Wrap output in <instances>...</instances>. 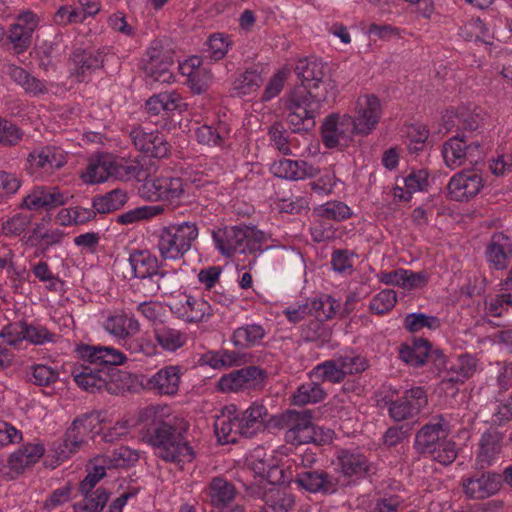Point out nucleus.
Listing matches in <instances>:
<instances>
[{"label": "nucleus", "instance_id": "nucleus-12", "mask_svg": "<svg viewBox=\"0 0 512 512\" xmlns=\"http://www.w3.org/2000/svg\"><path fill=\"white\" fill-rule=\"evenodd\" d=\"M265 372L256 366H247L224 375L218 382L223 392L251 389L263 382Z\"/></svg>", "mask_w": 512, "mask_h": 512}, {"label": "nucleus", "instance_id": "nucleus-8", "mask_svg": "<svg viewBox=\"0 0 512 512\" xmlns=\"http://www.w3.org/2000/svg\"><path fill=\"white\" fill-rule=\"evenodd\" d=\"M354 135H357V132L352 125V116L348 114L340 116L332 113L325 118L321 126L322 142L329 149L347 146Z\"/></svg>", "mask_w": 512, "mask_h": 512}, {"label": "nucleus", "instance_id": "nucleus-64", "mask_svg": "<svg viewBox=\"0 0 512 512\" xmlns=\"http://www.w3.org/2000/svg\"><path fill=\"white\" fill-rule=\"evenodd\" d=\"M144 182L139 188L141 197L148 201L162 200L161 177L147 178L143 177Z\"/></svg>", "mask_w": 512, "mask_h": 512}, {"label": "nucleus", "instance_id": "nucleus-4", "mask_svg": "<svg viewBox=\"0 0 512 512\" xmlns=\"http://www.w3.org/2000/svg\"><path fill=\"white\" fill-rule=\"evenodd\" d=\"M285 108L288 111L287 123L294 133L310 132L314 129L320 108L305 90L298 88L292 91L285 101Z\"/></svg>", "mask_w": 512, "mask_h": 512}, {"label": "nucleus", "instance_id": "nucleus-56", "mask_svg": "<svg viewBox=\"0 0 512 512\" xmlns=\"http://www.w3.org/2000/svg\"><path fill=\"white\" fill-rule=\"evenodd\" d=\"M433 459L443 465H449L455 461L458 450L456 448L455 442L446 438L437 445L435 451L431 452Z\"/></svg>", "mask_w": 512, "mask_h": 512}, {"label": "nucleus", "instance_id": "nucleus-49", "mask_svg": "<svg viewBox=\"0 0 512 512\" xmlns=\"http://www.w3.org/2000/svg\"><path fill=\"white\" fill-rule=\"evenodd\" d=\"M265 503L275 511H288L294 506V497L285 489L273 487L265 494Z\"/></svg>", "mask_w": 512, "mask_h": 512}, {"label": "nucleus", "instance_id": "nucleus-30", "mask_svg": "<svg viewBox=\"0 0 512 512\" xmlns=\"http://www.w3.org/2000/svg\"><path fill=\"white\" fill-rule=\"evenodd\" d=\"M204 493L214 507H223L233 501L235 487L223 477H214L205 488Z\"/></svg>", "mask_w": 512, "mask_h": 512}, {"label": "nucleus", "instance_id": "nucleus-18", "mask_svg": "<svg viewBox=\"0 0 512 512\" xmlns=\"http://www.w3.org/2000/svg\"><path fill=\"white\" fill-rule=\"evenodd\" d=\"M87 419V415L75 419L64 434L62 442H59L55 446L54 457L58 461H64L85 443L83 440V433L88 430V427L84 424Z\"/></svg>", "mask_w": 512, "mask_h": 512}, {"label": "nucleus", "instance_id": "nucleus-31", "mask_svg": "<svg viewBox=\"0 0 512 512\" xmlns=\"http://www.w3.org/2000/svg\"><path fill=\"white\" fill-rule=\"evenodd\" d=\"M430 352V343L424 338H418L412 345L403 344L399 349V357L413 367L423 366Z\"/></svg>", "mask_w": 512, "mask_h": 512}, {"label": "nucleus", "instance_id": "nucleus-36", "mask_svg": "<svg viewBox=\"0 0 512 512\" xmlns=\"http://www.w3.org/2000/svg\"><path fill=\"white\" fill-rule=\"evenodd\" d=\"M71 60L75 66L77 77H84L103 66L101 53H92L80 48L73 51Z\"/></svg>", "mask_w": 512, "mask_h": 512}, {"label": "nucleus", "instance_id": "nucleus-53", "mask_svg": "<svg viewBox=\"0 0 512 512\" xmlns=\"http://www.w3.org/2000/svg\"><path fill=\"white\" fill-rule=\"evenodd\" d=\"M388 412L390 417L396 422L414 418L420 413L403 396L398 400L389 402Z\"/></svg>", "mask_w": 512, "mask_h": 512}, {"label": "nucleus", "instance_id": "nucleus-47", "mask_svg": "<svg viewBox=\"0 0 512 512\" xmlns=\"http://www.w3.org/2000/svg\"><path fill=\"white\" fill-rule=\"evenodd\" d=\"M310 378L317 381L340 383L345 379L342 370L335 360H327L317 365L310 373Z\"/></svg>", "mask_w": 512, "mask_h": 512}, {"label": "nucleus", "instance_id": "nucleus-2", "mask_svg": "<svg viewBox=\"0 0 512 512\" xmlns=\"http://www.w3.org/2000/svg\"><path fill=\"white\" fill-rule=\"evenodd\" d=\"M216 248L225 257H232L236 253L255 254L262 251L264 233L254 227L229 226L212 232Z\"/></svg>", "mask_w": 512, "mask_h": 512}, {"label": "nucleus", "instance_id": "nucleus-11", "mask_svg": "<svg viewBox=\"0 0 512 512\" xmlns=\"http://www.w3.org/2000/svg\"><path fill=\"white\" fill-rule=\"evenodd\" d=\"M482 175L474 170H464L455 174L447 185L448 195L454 201H468L483 188Z\"/></svg>", "mask_w": 512, "mask_h": 512}, {"label": "nucleus", "instance_id": "nucleus-3", "mask_svg": "<svg viewBox=\"0 0 512 512\" xmlns=\"http://www.w3.org/2000/svg\"><path fill=\"white\" fill-rule=\"evenodd\" d=\"M198 237V227L195 222L185 221L163 227L158 234V250L164 260L182 258L191 248Z\"/></svg>", "mask_w": 512, "mask_h": 512}, {"label": "nucleus", "instance_id": "nucleus-55", "mask_svg": "<svg viewBox=\"0 0 512 512\" xmlns=\"http://www.w3.org/2000/svg\"><path fill=\"white\" fill-rule=\"evenodd\" d=\"M396 301V292L392 289H385L371 300L369 307L376 314H384L394 307Z\"/></svg>", "mask_w": 512, "mask_h": 512}, {"label": "nucleus", "instance_id": "nucleus-29", "mask_svg": "<svg viewBox=\"0 0 512 512\" xmlns=\"http://www.w3.org/2000/svg\"><path fill=\"white\" fill-rule=\"evenodd\" d=\"M45 448L42 444H27L12 453L8 459L9 467L16 473L35 464L43 456Z\"/></svg>", "mask_w": 512, "mask_h": 512}, {"label": "nucleus", "instance_id": "nucleus-26", "mask_svg": "<svg viewBox=\"0 0 512 512\" xmlns=\"http://www.w3.org/2000/svg\"><path fill=\"white\" fill-rule=\"evenodd\" d=\"M337 460L341 472L346 477H365L371 471V465L367 458L360 453L348 450H340L337 453Z\"/></svg>", "mask_w": 512, "mask_h": 512}, {"label": "nucleus", "instance_id": "nucleus-24", "mask_svg": "<svg viewBox=\"0 0 512 512\" xmlns=\"http://www.w3.org/2000/svg\"><path fill=\"white\" fill-rule=\"evenodd\" d=\"M179 383V366H166L147 381V387L150 390L157 391L159 394L174 395L179 389Z\"/></svg>", "mask_w": 512, "mask_h": 512}, {"label": "nucleus", "instance_id": "nucleus-7", "mask_svg": "<svg viewBox=\"0 0 512 512\" xmlns=\"http://www.w3.org/2000/svg\"><path fill=\"white\" fill-rule=\"evenodd\" d=\"M480 148L479 142H468L465 135H456L443 144L442 156L446 166L455 169L466 162H477L482 156Z\"/></svg>", "mask_w": 512, "mask_h": 512}, {"label": "nucleus", "instance_id": "nucleus-35", "mask_svg": "<svg viewBox=\"0 0 512 512\" xmlns=\"http://www.w3.org/2000/svg\"><path fill=\"white\" fill-rule=\"evenodd\" d=\"M27 161L29 168L32 170L44 169L49 171L54 168H60L63 165L61 154L51 147L34 150L28 155Z\"/></svg>", "mask_w": 512, "mask_h": 512}, {"label": "nucleus", "instance_id": "nucleus-59", "mask_svg": "<svg viewBox=\"0 0 512 512\" xmlns=\"http://www.w3.org/2000/svg\"><path fill=\"white\" fill-rule=\"evenodd\" d=\"M196 138L200 144L207 146H220L224 143V132L222 128H213L203 125L196 129Z\"/></svg>", "mask_w": 512, "mask_h": 512}, {"label": "nucleus", "instance_id": "nucleus-5", "mask_svg": "<svg viewBox=\"0 0 512 512\" xmlns=\"http://www.w3.org/2000/svg\"><path fill=\"white\" fill-rule=\"evenodd\" d=\"M127 373L118 368L110 367L107 371L97 367H83L82 371L74 374V381L83 390L90 393L107 391L109 394H118L124 390L122 382Z\"/></svg>", "mask_w": 512, "mask_h": 512}, {"label": "nucleus", "instance_id": "nucleus-32", "mask_svg": "<svg viewBox=\"0 0 512 512\" xmlns=\"http://www.w3.org/2000/svg\"><path fill=\"white\" fill-rule=\"evenodd\" d=\"M326 65L318 59H300L295 67V73L302 81V89H306L312 82L320 81L325 76Z\"/></svg>", "mask_w": 512, "mask_h": 512}, {"label": "nucleus", "instance_id": "nucleus-46", "mask_svg": "<svg viewBox=\"0 0 512 512\" xmlns=\"http://www.w3.org/2000/svg\"><path fill=\"white\" fill-rule=\"evenodd\" d=\"M501 435L498 432H486L483 434L480 444L478 462L483 467L490 465L493 457L500 452Z\"/></svg>", "mask_w": 512, "mask_h": 512}, {"label": "nucleus", "instance_id": "nucleus-10", "mask_svg": "<svg viewBox=\"0 0 512 512\" xmlns=\"http://www.w3.org/2000/svg\"><path fill=\"white\" fill-rule=\"evenodd\" d=\"M147 57L143 65L145 75L153 82L170 83L173 79L170 68L174 64L172 52L161 46H153L148 49Z\"/></svg>", "mask_w": 512, "mask_h": 512}, {"label": "nucleus", "instance_id": "nucleus-52", "mask_svg": "<svg viewBox=\"0 0 512 512\" xmlns=\"http://www.w3.org/2000/svg\"><path fill=\"white\" fill-rule=\"evenodd\" d=\"M262 82L261 75L254 70H247L233 83V89L238 95H247L256 91Z\"/></svg>", "mask_w": 512, "mask_h": 512}, {"label": "nucleus", "instance_id": "nucleus-42", "mask_svg": "<svg viewBox=\"0 0 512 512\" xmlns=\"http://www.w3.org/2000/svg\"><path fill=\"white\" fill-rule=\"evenodd\" d=\"M326 393L319 381L311 379V382L302 384L293 395V404L303 406L309 403H317L324 399Z\"/></svg>", "mask_w": 512, "mask_h": 512}, {"label": "nucleus", "instance_id": "nucleus-6", "mask_svg": "<svg viewBox=\"0 0 512 512\" xmlns=\"http://www.w3.org/2000/svg\"><path fill=\"white\" fill-rule=\"evenodd\" d=\"M503 481L512 487V465L505 468L503 475L494 472H475L464 478L463 492L469 499L483 500L495 495Z\"/></svg>", "mask_w": 512, "mask_h": 512}, {"label": "nucleus", "instance_id": "nucleus-57", "mask_svg": "<svg viewBox=\"0 0 512 512\" xmlns=\"http://www.w3.org/2000/svg\"><path fill=\"white\" fill-rule=\"evenodd\" d=\"M160 186L162 189V201H168L171 204L179 199L184 190H183V181L178 177H161Z\"/></svg>", "mask_w": 512, "mask_h": 512}, {"label": "nucleus", "instance_id": "nucleus-48", "mask_svg": "<svg viewBox=\"0 0 512 512\" xmlns=\"http://www.w3.org/2000/svg\"><path fill=\"white\" fill-rule=\"evenodd\" d=\"M145 175L146 172L136 163L127 162L123 159L120 161L112 159V176L115 179L129 181L135 178L141 180Z\"/></svg>", "mask_w": 512, "mask_h": 512}, {"label": "nucleus", "instance_id": "nucleus-51", "mask_svg": "<svg viewBox=\"0 0 512 512\" xmlns=\"http://www.w3.org/2000/svg\"><path fill=\"white\" fill-rule=\"evenodd\" d=\"M404 327L409 332H419L423 328L436 330L440 327V320L435 316H429L423 313H411L404 319Z\"/></svg>", "mask_w": 512, "mask_h": 512}, {"label": "nucleus", "instance_id": "nucleus-22", "mask_svg": "<svg viewBox=\"0 0 512 512\" xmlns=\"http://www.w3.org/2000/svg\"><path fill=\"white\" fill-rule=\"evenodd\" d=\"M268 409L259 402H254L239 417L242 427V436L250 438L262 431L269 422Z\"/></svg>", "mask_w": 512, "mask_h": 512}, {"label": "nucleus", "instance_id": "nucleus-44", "mask_svg": "<svg viewBox=\"0 0 512 512\" xmlns=\"http://www.w3.org/2000/svg\"><path fill=\"white\" fill-rule=\"evenodd\" d=\"M112 176V158L102 156L95 162H90L84 175L85 181L91 184L101 183Z\"/></svg>", "mask_w": 512, "mask_h": 512}, {"label": "nucleus", "instance_id": "nucleus-13", "mask_svg": "<svg viewBox=\"0 0 512 512\" xmlns=\"http://www.w3.org/2000/svg\"><path fill=\"white\" fill-rule=\"evenodd\" d=\"M129 136L135 148L150 157L164 158L169 153L170 144L158 131L147 132L141 127H135Z\"/></svg>", "mask_w": 512, "mask_h": 512}, {"label": "nucleus", "instance_id": "nucleus-41", "mask_svg": "<svg viewBox=\"0 0 512 512\" xmlns=\"http://www.w3.org/2000/svg\"><path fill=\"white\" fill-rule=\"evenodd\" d=\"M332 439V431L330 429H324L320 426L314 425L312 422L302 429L295 436V440L290 443L294 445L309 444L313 443L316 445H323L328 443Z\"/></svg>", "mask_w": 512, "mask_h": 512}, {"label": "nucleus", "instance_id": "nucleus-17", "mask_svg": "<svg viewBox=\"0 0 512 512\" xmlns=\"http://www.w3.org/2000/svg\"><path fill=\"white\" fill-rule=\"evenodd\" d=\"M236 412V406H225L221 411V415L216 417L214 430L219 442L222 444L235 443L237 436H242L241 421Z\"/></svg>", "mask_w": 512, "mask_h": 512}, {"label": "nucleus", "instance_id": "nucleus-28", "mask_svg": "<svg viewBox=\"0 0 512 512\" xmlns=\"http://www.w3.org/2000/svg\"><path fill=\"white\" fill-rule=\"evenodd\" d=\"M312 414L309 410H287L281 414L276 422L279 428H286L285 439L287 442L295 440L296 434L311 423Z\"/></svg>", "mask_w": 512, "mask_h": 512}, {"label": "nucleus", "instance_id": "nucleus-34", "mask_svg": "<svg viewBox=\"0 0 512 512\" xmlns=\"http://www.w3.org/2000/svg\"><path fill=\"white\" fill-rule=\"evenodd\" d=\"M476 368L477 361L474 357L467 354L461 355L455 363L447 368L444 380L450 383H463L476 372Z\"/></svg>", "mask_w": 512, "mask_h": 512}, {"label": "nucleus", "instance_id": "nucleus-58", "mask_svg": "<svg viewBox=\"0 0 512 512\" xmlns=\"http://www.w3.org/2000/svg\"><path fill=\"white\" fill-rule=\"evenodd\" d=\"M162 209L160 207L143 206L133 210L127 211L117 217V223L128 225L135 223L139 220L150 218L158 213Z\"/></svg>", "mask_w": 512, "mask_h": 512}, {"label": "nucleus", "instance_id": "nucleus-40", "mask_svg": "<svg viewBox=\"0 0 512 512\" xmlns=\"http://www.w3.org/2000/svg\"><path fill=\"white\" fill-rule=\"evenodd\" d=\"M81 494L84 499L73 505L75 512H101L109 499L108 491L102 487Z\"/></svg>", "mask_w": 512, "mask_h": 512}, {"label": "nucleus", "instance_id": "nucleus-63", "mask_svg": "<svg viewBox=\"0 0 512 512\" xmlns=\"http://www.w3.org/2000/svg\"><path fill=\"white\" fill-rule=\"evenodd\" d=\"M401 182L412 194L417 191H424L428 186V172L426 170L412 171L402 178Z\"/></svg>", "mask_w": 512, "mask_h": 512}, {"label": "nucleus", "instance_id": "nucleus-61", "mask_svg": "<svg viewBox=\"0 0 512 512\" xmlns=\"http://www.w3.org/2000/svg\"><path fill=\"white\" fill-rule=\"evenodd\" d=\"M58 372L46 365H35L32 367L31 381L39 386H49L58 379Z\"/></svg>", "mask_w": 512, "mask_h": 512}, {"label": "nucleus", "instance_id": "nucleus-43", "mask_svg": "<svg viewBox=\"0 0 512 512\" xmlns=\"http://www.w3.org/2000/svg\"><path fill=\"white\" fill-rule=\"evenodd\" d=\"M265 335L260 325H246L237 328L232 335V342L240 348H248L258 343Z\"/></svg>", "mask_w": 512, "mask_h": 512}, {"label": "nucleus", "instance_id": "nucleus-14", "mask_svg": "<svg viewBox=\"0 0 512 512\" xmlns=\"http://www.w3.org/2000/svg\"><path fill=\"white\" fill-rule=\"evenodd\" d=\"M38 26L37 16L31 11H25L17 17L8 31V40L13 45L16 54L26 51L31 45L32 34Z\"/></svg>", "mask_w": 512, "mask_h": 512}, {"label": "nucleus", "instance_id": "nucleus-19", "mask_svg": "<svg viewBox=\"0 0 512 512\" xmlns=\"http://www.w3.org/2000/svg\"><path fill=\"white\" fill-rule=\"evenodd\" d=\"M128 261L134 277L140 279L156 278V290L161 288L160 280L165 277L166 272L158 271V260L155 256H152L148 251H135L130 254Z\"/></svg>", "mask_w": 512, "mask_h": 512}, {"label": "nucleus", "instance_id": "nucleus-1", "mask_svg": "<svg viewBox=\"0 0 512 512\" xmlns=\"http://www.w3.org/2000/svg\"><path fill=\"white\" fill-rule=\"evenodd\" d=\"M138 420L144 424L145 438L155 448L159 458L178 464L194 459V451L184 437L187 429L185 425H177L175 419H163L156 406L141 410Z\"/></svg>", "mask_w": 512, "mask_h": 512}, {"label": "nucleus", "instance_id": "nucleus-33", "mask_svg": "<svg viewBox=\"0 0 512 512\" xmlns=\"http://www.w3.org/2000/svg\"><path fill=\"white\" fill-rule=\"evenodd\" d=\"M154 338L165 351L174 352L187 342V334L170 326H159L154 329Z\"/></svg>", "mask_w": 512, "mask_h": 512}, {"label": "nucleus", "instance_id": "nucleus-38", "mask_svg": "<svg viewBox=\"0 0 512 512\" xmlns=\"http://www.w3.org/2000/svg\"><path fill=\"white\" fill-rule=\"evenodd\" d=\"M104 328L111 335L124 339L139 331V323L133 318L120 314L108 317L105 321Z\"/></svg>", "mask_w": 512, "mask_h": 512}, {"label": "nucleus", "instance_id": "nucleus-15", "mask_svg": "<svg viewBox=\"0 0 512 512\" xmlns=\"http://www.w3.org/2000/svg\"><path fill=\"white\" fill-rule=\"evenodd\" d=\"M67 203V197L58 187H35L24 199L23 206L29 210L50 211Z\"/></svg>", "mask_w": 512, "mask_h": 512}, {"label": "nucleus", "instance_id": "nucleus-9", "mask_svg": "<svg viewBox=\"0 0 512 512\" xmlns=\"http://www.w3.org/2000/svg\"><path fill=\"white\" fill-rule=\"evenodd\" d=\"M381 114V104L375 95L359 97L356 102L355 114L352 116V125L357 135H369L379 123Z\"/></svg>", "mask_w": 512, "mask_h": 512}, {"label": "nucleus", "instance_id": "nucleus-54", "mask_svg": "<svg viewBox=\"0 0 512 512\" xmlns=\"http://www.w3.org/2000/svg\"><path fill=\"white\" fill-rule=\"evenodd\" d=\"M22 137L23 132L16 124L0 117V145L5 147L15 146Z\"/></svg>", "mask_w": 512, "mask_h": 512}, {"label": "nucleus", "instance_id": "nucleus-50", "mask_svg": "<svg viewBox=\"0 0 512 512\" xmlns=\"http://www.w3.org/2000/svg\"><path fill=\"white\" fill-rule=\"evenodd\" d=\"M314 212L321 218L334 221H342L351 216L350 208L339 201L327 202L317 207Z\"/></svg>", "mask_w": 512, "mask_h": 512}, {"label": "nucleus", "instance_id": "nucleus-25", "mask_svg": "<svg viewBox=\"0 0 512 512\" xmlns=\"http://www.w3.org/2000/svg\"><path fill=\"white\" fill-rule=\"evenodd\" d=\"M440 421L434 424L423 426L416 434L414 447L421 454H431L435 451L437 445L447 436L439 416Z\"/></svg>", "mask_w": 512, "mask_h": 512}, {"label": "nucleus", "instance_id": "nucleus-37", "mask_svg": "<svg viewBox=\"0 0 512 512\" xmlns=\"http://www.w3.org/2000/svg\"><path fill=\"white\" fill-rule=\"evenodd\" d=\"M304 90L313 102H317L319 108H321L323 102L334 101L337 96L336 82L326 76L320 81L312 82L310 86Z\"/></svg>", "mask_w": 512, "mask_h": 512}, {"label": "nucleus", "instance_id": "nucleus-23", "mask_svg": "<svg viewBox=\"0 0 512 512\" xmlns=\"http://www.w3.org/2000/svg\"><path fill=\"white\" fill-rule=\"evenodd\" d=\"M295 483L313 493H328L334 491L333 477L323 470H304L298 472Z\"/></svg>", "mask_w": 512, "mask_h": 512}, {"label": "nucleus", "instance_id": "nucleus-20", "mask_svg": "<svg viewBox=\"0 0 512 512\" xmlns=\"http://www.w3.org/2000/svg\"><path fill=\"white\" fill-rule=\"evenodd\" d=\"M171 310L179 318L190 323L201 322L205 317H209L212 314L211 305L203 298L186 295L183 297V300L174 302Z\"/></svg>", "mask_w": 512, "mask_h": 512}, {"label": "nucleus", "instance_id": "nucleus-27", "mask_svg": "<svg viewBox=\"0 0 512 512\" xmlns=\"http://www.w3.org/2000/svg\"><path fill=\"white\" fill-rule=\"evenodd\" d=\"M11 327H7L3 330L1 336L7 338L9 345H17L23 339L29 340L35 345H41L45 342L53 341L54 334L49 332L47 328L40 326H29L22 324L20 330L16 332V337L12 338Z\"/></svg>", "mask_w": 512, "mask_h": 512}, {"label": "nucleus", "instance_id": "nucleus-62", "mask_svg": "<svg viewBox=\"0 0 512 512\" xmlns=\"http://www.w3.org/2000/svg\"><path fill=\"white\" fill-rule=\"evenodd\" d=\"M344 377L348 374L361 373L367 368V362L360 356H341L335 359Z\"/></svg>", "mask_w": 512, "mask_h": 512}, {"label": "nucleus", "instance_id": "nucleus-45", "mask_svg": "<svg viewBox=\"0 0 512 512\" xmlns=\"http://www.w3.org/2000/svg\"><path fill=\"white\" fill-rule=\"evenodd\" d=\"M303 337L308 342H314L317 347H323L331 341L332 332L323 320H311L302 330Z\"/></svg>", "mask_w": 512, "mask_h": 512}, {"label": "nucleus", "instance_id": "nucleus-60", "mask_svg": "<svg viewBox=\"0 0 512 512\" xmlns=\"http://www.w3.org/2000/svg\"><path fill=\"white\" fill-rule=\"evenodd\" d=\"M187 76L190 88L197 94L205 92L212 81V73L207 68L187 72Z\"/></svg>", "mask_w": 512, "mask_h": 512}, {"label": "nucleus", "instance_id": "nucleus-21", "mask_svg": "<svg viewBox=\"0 0 512 512\" xmlns=\"http://www.w3.org/2000/svg\"><path fill=\"white\" fill-rule=\"evenodd\" d=\"M486 258L488 263L496 270L507 268L512 257V243L503 233L493 234L486 248Z\"/></svg>", "mask_w": 512, "mask_h": 512}, {"label": "nucleus", "instance_id": "nucleus-39", "mask_svg": "<svg viewBox=\"0 0 512 512\" xmlns=\"http://www.w3.org/2000/svg\"><path fill=\"white\" fill-rule=\"evenodd\" d=\"M127 202L124 190L113 189L104 195L96 196L92 200V207L100 214H106L120 209Z\"/></svg>", "mask_w": 512, "mask_h": 512}, {"label": "nucleus", "instance_id": "nucleus-16", "mask_svg": "<svg viewBox=\"0 0 512 512\" xmlns=\"http://www.w3.org/2000/svg\"><path fill=\"white\" fill-rule=\"evenodd\" d=\"M80 357L91 364L100 366L99 369L107 371L110 367L117 368L125 362L126 356L111 347L82 345L78 348Z\"/></svg>", "mask_w": 512, "mask_h": 512}]
</instances>
